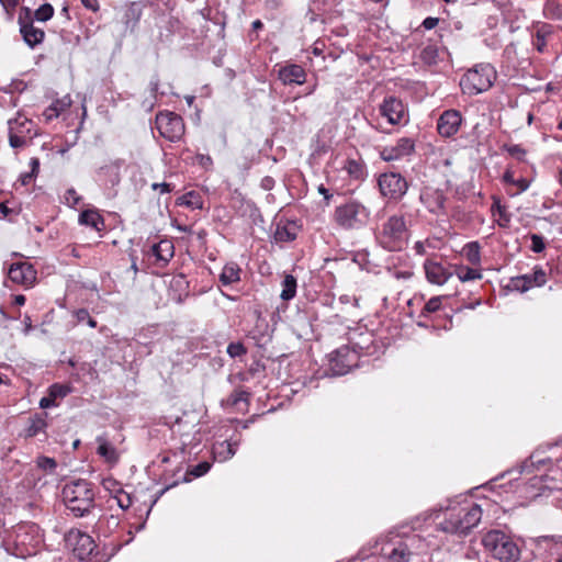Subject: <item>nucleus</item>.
Here are the masks:
<instances>
[{
	"label": "nucleus",
	"instance_id": "nucleus-30",
	"mask_svg": "<svg viewBox=\"0 0 562 562\" xmlns=\"http://www.w3.org/2000/svg\"><path fill=\"white\" fill-rule=\"evenodd\" d=\"M179 204L186 205L191 209H202L203 207V202H202L201 195L194 191H190V192L183 194L179 199Z\"/></svg>",
	"mask_w": 562,
	"mask_h": 562
},
{
	"label": "nucleus",
	"instance_id": "nucleus-39",
	"mask_svg": "<svg viewBox=\"0 0 562 562\" xmlns=\"http://www.w3.org/2000/svg\"><path fill=\"white\" fill-rule=\"evenodd\" d=\"M54 14V9L50 4L45 3L35 11V18L37 21L45 22L49 20Z\"/></svg>",
	"mask_w": 562,
	"mask_h": 562
},
{
	"label": "nucleus",
	"instance_id": "nucleus-27",
	"mask_svg": "<svg viewBox=\"0 0 562 562\" xmlns=\"http://www.w3.org/2000/svg\"><path fill=\"white\" fill-rule=\"evenodd\" d=\"M296 294V279L291 276L286 274L283 282H282V291H281V299L284 301H289L293 299Z\"/></svg>",
	"mask_w": 562,
	"mask_h": 562
},
{
	"label": "nucleus",
	"instance_id": "nucleus-45",
	"mask_svg": "<svg viewBox=\"0 0 562 562\" xmlns=\"http://www.w3.org/2000/svg\"><path fill=\"white\" fill-rule=\"evenodd\" d=\"M441 306V299L439 296L431 297L424 307V311L427 313L437 312Z\"/></svg>",
	"mask_w": 562,
	"mask_h": 562
},
{
	"label": "nucleus",
	"instance_id": "nucleus-59",
	"mask_svg": "<svg viewBox=\"0 0 562 562\" xmlns=\"http://www.w3.org/2000/svg\"><path fill=\"white\" fill-rule=\"evenodd\" d=\"M34 177H35V176H34L33 173H31V172H25V173L21 175V177H20V181H21V183H22L23 186H25V184H29V183L32 181V179H33Z\"/></svg>",
	"mask_w": 562,
	"mask_h": 562
},
{
	"label": "nucleus",
	"instance_id": "nucleus-31",
	"mask_svg": "<svg viewBox=\"0 0 562 562\" xmlns=\"http://www.w3.org/2000/svg\"><path fill=\"white\" fill-rule=\"evenodd\" d=\"M31 123L32 122L27 117L19 114L15 119L8 122L9 131H16L20 134L30 133L29 126Z\"/></svg>",
	"mask_w": 562,
	"mask_h": 562
},
{
	"label": "nucleus",
	"instance_id": "nucleus-42",
	"mask_svg": "<svg viewBox=\"0 0 562 562\" xmlns=\"http://www.w3.org/2000/svg\"><path fill=\"white\" fill-rule=\"evenodd\" d=\"M247 352L245 346L241 342H231L227 346V353L232 358L241 357Z\"/></svg>",
	"mask_w": 562,
	"mask_h": 562
},
{
	"label": "nucleus",
	"instance_id": "nucleus-38",
	"mask_svg": "<svg viewBox=\"0 0 562 562\" xmlns=\"http://www.w3.org/2000/svg\"><path fill=\"white\" fill-rule=\"evenodd\" d=\"M36 465L38 469L45 471L46 473H54L57 468V462L55 459L49 457H38L36 460Z\"/></svg>",
	"mask_w": 562,
	"mask_h": 562
},
{
	"label": "nucleus",
	"instance_id": "nucleus-32",
	"mask_svg": "<svg viewBox=\"0 0 562 562\" xmlns=\"http://www.w3.org/2000/svg\"><path fill=\"white\" fill-rule=\"evenodd\" d=\"M463 255L467 260L472 265H479L481 260L480 256V245L476 241H472L467 244L463 247Z\"/></svg>",
	"mask_w": 562,
	"mask_h": 562
},
{
	"label": "nucleus",
	"instance_id": "nucleus-9",
	"mask_svg": "<svg viewBox=\"0 0 562 562\" xmlns=\"http://www.w3.org/2000/svg\"><path fill=\"white\" fill-rule=\"evenodd\" d=\"M378 184L381 194L392 201H400L408 189L406 179L396 172L382 173Z\"/></svg>",
	"mask_w": 562,
	"mask_h": 562
},
{
	"label": "nucleus",
	"instance_id": "nucleus-10",
	"mask_svg": "<svg viewBox=\"0 0 562 562\" xmlns=\"http://www.w3.org/2000/svg\"><path fill=\"white\" fill-rule=\"evenodd\" d=\"M22 11L25 15L23 16L21 12L19 16L20 33L24 42L30 47H34L43 42L45 33L42 29L35 27L33 21L30 20L31 11L29 8H23Z\"/></svg>",
	"mask_w": 562,
	"mask_h": 562
},
{
	"label": "nucleus",
	"instance_id": "nucleus-35",
	"mask_svg": "<svg viewBox=\"0 0 562 562\" xmlns=\"http://www.w3.org/2000/svg\"><path fill=\"white\" fill-rule=\"evenodd\" d=\"M544 14L552 19H562V2L560 0H547Z\"/></svg>",
	"mask_w": 562,
	"mask_h": 562
},
{
	"label": "nucleus",
	"instance_id": "nucleus-44",
	"mask_svg": "<svg viewBox=\"0 0 562 562\" xmlns=\"http://www.w3.org/2000/svg\"><path fill=\"white\" fill-rule=\"evenodd\" d=\"M512 290H516L519 292H526L529 289L526 285V277H516L510 280V283L508 285Z\"/></svg>",
	"mask_w": 562,
	"mask_h": 562
},
{
	"label": "nucleus",
	"instance_id": "nucleus-43",
	"mask_svg": "<svg viewBox=\"0 0 562 562\" xmlns=\"http://www.w3.org/2000/svg\"><path fill=\"white\" fill-rule=\"evenodd\" d=\"M9 140H10V145L13 148L21 147L25 144L24 135L20 134L16 131H9Z\"/></svg>",
	"mask_w": 562,
	"mask_h": 562
},
{
	"label": "nucleus",
	"instance_id": "nucleus-17",
	"mask_svg": "<svg viewBox=\"0 0 562 562\" xmlns=\"http://www.w3.org/2000/svg\"><path fill=\"white\" fill-rule=\"evenodd\" d=\"M279 79L284 85H302L306 80V72L304 68L296 64H289L282 66L278 72Z\"/></svg>",
	"mask_w": 562,
	"mask_h": 562
},
{
	"label": "nucleus",
	"instance_id": "nucleus-20",
	"mask_svg": "<svg viewBox=\"0 0 562 562\" xmlns=\"http://www.w3.org/2000/svg\"><path fill=\"white\" fill-rule=\"evenodd\" d=\"M71 105V99L69 95H65L61 99L54 101L44 112L43 116L46 122H49L60 115L61 112L66 111Z\"/></svg>",
	"mask_w": 562,
	"mask_h": 562
},
{
	"label": "nucleus",
	"instance_id": "nucleus-5",
	"mask_svg": "<svg viewBox=\"0 0 562 562\" xmlns=\"http://www.w3.org/2000/svg\"><path fill=\"white\" fill-rule=\"evenodd\" d=\"M482 543L501 562H515L519 559L517 544L502 530H490L484 535Z\"/></svg>",
	"mask_w": 562,
	"mask_h": 562
},
{
	"label": "nucleus",
	"instance_id": "nucleus-15",
	"mask_svg": "<svg viewBox=\"0 0 562 562\" xmlns=\"http://www.w3.org/2000/svg\"><path fill=\"white\" fill-rule=\"evenodd\" d=\"M424 269L428 282L437 285L445 284L453 276L449 268L434 259H427L424 263Z\"/></svg>",
	"mask_w": 562,
	"mask_h": 562
},
{
	"label": "nucleus",
	"instance_id": "nucleus-19",
	"mask_svg": "<svg viewBox=\"0 0 562 562\" xmlns=\"http://www.w3.org/2000/svg\"><path fill=\"white\" fill-rule=\"evenodd\" d=\"M239 441L231 442L228 440H224L222 442H217L213 446V454L215 460L220 462H224L233 458L236 453Z\"/></svg>",
	"mask_w": 562,
	"mask_h": 562
},
{
	"label": "nucleus",
	"instance_id": "nucleus-18",
	"mask_svg": "<svg viewBox=\"0 0 562 562\" xmlns=\"http://www.w3.org/2000/svg\"><path fill=\"white\" fill-rule=\"evenodd\" d=\"M423 203L434 214H439L445 210L446 196L439 190L427 191L420 196Z\"/></svg>",
	"mask_w": 562,
	"mask_h": 562
},
{
	"label": "nucleus",
	"instance_id": "nucleus-11",
	"mask_svg": "<svg viewBox=\"0 0 562 562\" xmlns=\"http://www.w3.org/2000/svg\"><path fill=\"white\" fill-rule=\"evenodd\" d=\"M380 113L392 125L407 121V111L403 102L395 97L385 98L380 105Z\"/></svg>",
	"mask_w": 562,
	"mask_h": 562
},
{
	"label": "nucleus",
	"instance_id": "nucleus-6",
	"mask_svg": "<svg viewBox=\"0 0 562 562\" xmlns=\"http://www.w3.org/2000/svg\"><path fill=\"white\" fill-rule=\"evenodd\" d=\"M496 72L491 65H480L470 69L460 81V87L464 93L474 95L488 90Z\"/></svg>",
	"mask_w": 562,
	"mask_h": 562
},
{
	"label": "nucleus",
	"instance_id": "nucleus-40",
	"mask_svg": "<svg viewBox=\"0 0 562 562\" xmlns=\"http://www.w3.org/2000/svg\"><path fill=\"white\" fill-rule=\"evenodd\" d=\"M345 168H346L347 172L356 179L361 178L363 175V169H362L361 164H359L358 161H356L353 159L348 160Z\"/></svg>",
	"mask_w": 562,
	"mask_h": 562
},
{
	"label": "nucleus",
	"instance_id": "nucleus-51",
	"mask_svg": "<svg viewBox=\"0 0 562 562\" xmlns=\"http://www.w3.org/2000/svg\"><path fill=\"white\" fill-rule=\"evenodd\" d=\"M0 2L8 14H11L19 3L18 0H0Z\"/></svg>",
	"mask_w": 562,
	"mask_h": 562
},
{
	"label": "nucleus",
	"instance_id": "nucleus-57",
	"mask_svg": "<svg viewBox=\"0 0 562 562\" xmlns=\"http://www.w3.org/2000/svg\"><path fill=\"white\" fill-rule=\"evenodd\" d=\"M82 4L92 11H98L99 9V2L98 0H81Z\"/></svg>",
	"mask_w": 562,
	"mask_h": 562
},
{
	"label": "nucleus",
	"instance_id": "nucleus-1",
	"mask_svg": "<svg viewBox=\"0 0 562 562\" xmlns=\"http://www.w3.org/2000/svg\"><path fill=\"white\" fill-rule=\"evenodd\" d=\"M481 519V506L474 503H465L461 506L448 508L443 520L438 524V528L445 532L465 536L477 526Z\"/></svg>",
	"mask_w": 562,
	"mask_h": 562
},
{
	"label": "nucleus",
	"instance_id": "nucleus-23",
	"mask_svg": "<svg viewBox=\"0 0 562 562\" xmlns=\"http://www.w3.org/2000/svg\"><path fill=\"white\" fill-rule=\"evenodd\" d=\"M79 223L82 225L91 226L97 231L101 229L104 225V221L101 215L93 210H86L79 215Z\"/></svg>",
	"mask_w": 562,
	"mask_h": 562
},
{
	"label": "nucleus",
	"instance_id": "nucleus-60",
	"mask_svg": "<svg viewBox=\"0 0 562 562\" xmlns=\"http://www.w3.org/2000/svg\"><path fill=\"white\" fill-rule=\"evenodd\" d=\"M57 394H60V395H64L65 392L61 391V386L57 385V384H54L52 387H50V395L52 396H56Z\"/></svg>",
	"mask_w": 562,
	"mask_h": 562
},
{
	"label": "nucleus",
	"instance_id": "nucleus-25",
	"mask_svg": "<svg viewBox=\"0 0 562 562\" xmlns=\"http://www.w3.org/2000/svg\"><path fill=\"white\" fill-rule=\"evenodd\" d=\"M550 34L551 31L548 25L542 24L541 26L537 27L536 33L532 37V45L539 53L544 52V48L547 46V36Z\"/></svg>",
	"mask_w": 562,
	"mask_h": 562
},
{
	"label": "nucleus",
	"instance_id": "nucleus-62",
	"mask_svg": "<svg viewBox=\"0 0 562 562\" xmlns=\"http://www.w3.org/2000/svg\"><path fill=\"white\" fill-rule=\"evenodd\" d=\"M24 325H25L24 334H29L30 330L32 329L31 318L29 316H25Z\"/></svg>",
	"mask_w": 562,
	"mask_h": 562
},
{
	"label": "nucleus",
	"instance_id": "nucleus-3",
	"mask_svg": "<svg viewBox=\"0 0 562 562\" xmlns=\"http://www.w3.org/2000/svg\"><path fill=\"white\" fill-rule=\"evenodd\" d=\"M409 231L403 214L389 216L376 231V240L389 251L402 250L408 241Z\"/></svg>",
	"mask_w": 562,
	"mask_h": 562
},
{
	"label": "nucleus",
	"instance_id": "nucleus-21",
	"mask_svg": "<svg viewBox=\"0 0 562 562\" xmlns=\"http://www.w3.org/2000/svg\"><path fill=\"white\" fill-rule=\"evenodd\" d=\"M151 254L157 260L167 263L173 257V245L169 240H161L153 245Z\"/></svg>",
	"mask_w": 562,
	"mask_h": 562
},
{
	"label": "nucleus",
	"instance_id": "nucleus-34",
	"mask_svg": "<svg viewBox=\"0 0 562 562\" xmlns=\"http://www.w3.org/2000/svg\"><path fill=\"white\" fill-rule=\"evenodd\" d=\"M274 240L277 243H288L295 239L296 234L293 231V227L290 226H278L274 232Z\"/></svg>",
	"mask_w": 562,
	"mask_h": 562
},
{
	"label": "nucleus",
	"instance_id": "nucleus-48",
	"mask_svg": "<svg viewBox=\"0 0 562 562\" xmlns=\"http://www.w3.org/2000/svg\"><path fill=\"white\" fill-rule=\"evenodd\" d=\"M531 276H532L535 285L541 286L546 283V273L543 270H541V269L535 270V272Z\"/></svg>",
	"mask_w": 562,
	"mask_h": 562
},
{
	"label": "nucleus",
	"instance_id": "nucleus-4",
	"mask_svg": "<svg viewBox=\"0 0 562 562\" xmlns=\"http://www.w3.org/2000/svg\"><path fill=\"white\" fill-rule=\"evenodd\" d=\"M333 218L345 231L360 229L368 224L370 210L359 201L350 200L335 209Z\"/></svg>",
	"mask_w": 562,
	"mask_h": 562
},
{
	"label": "nucleus",
	"instance_id": "nucleus-2",
	"mask_svg": "<svg viewBox=\"0 0 562 562\" xmlns=\"http://www.w3.org/2000/svg\"><path fill=\"white\" fill-rule=\"evenodd\" d=\"M63 501L75 516L88 515L95 505L92 484L86 480H76L65 484Z\"/></svg>",
	"mask_w": 562,
	"mask_h": 562
},
{
	"label": "nucleus",
	"instance_id": "nucleus-13",
	"mask_svg": "<svg viewBox=\"0 0 562 562\" xmlns=\"http://www.w3.org/2000/svg\"><path fill=\"white\" fill-rule=\"evenodd\" d=\"M415 142L413 138L403 137L395 145L385 146L380 151V156L384 161L398 160L414 151Z\"/></svg>",
	"mask_w": 562,
	"mask_h": 562
},
{
	"label": "nucleus",
	"instance_id": "nucleus-7",
	"mask_svg": "<svg viewBox=\"0 0 562 562\" xmlns=\"http://www.w3.org/2000/svg\"><path fill=\"white\" fill-rule=\"evenodd\" d=\"M359 355L349 346H342L330 353L327 374L344 375L358 364Z\"/></svg>",
	"mask_w": 562,
	"mask_h": 562
},
{
	"label": "nucleus",
	"instance_id": "nucleus-16",
	"mask_svg": "<svg viewBox=\"0 0 562 562\" xmlns=\"http://www.w3.org/2000/svg\"><path fill=\"white\" fill-rule=\"evenodd\" d=\"M461 114L456 110L445 111L437 123L438 133L443 137L454 135L461 125Z\"/></svg>",
	"mask_w": 562,
	"mask_h": 562
},
{
	"label": "nucleus",
	"instance_id": "nucleus-41",
	"mask_svg": "<svg viewBox=\"0 0 562 562\" xmlns=\"http://www.w3.org/2000/svg\"><path fill=\"white\" fill-rule=\"evenodd\" d=\"M504 148L512 157L520 161L525 160L527 151L520 145H505Z\"/></svg>",
	"mask_w": 562,
	"mask_h": 562
},
{
	"label": "nucleus",
	"instance_id": "nucleus-24",
	"mask_svg": "<svg viewBox=\"0 0 562 562\" xmlns=\"http://www.w3.org/2000/svg\"><path fill=\"white\" fill-rule=\"evenodd\" d=\"M412 552L406 543H398L387 554L386 562H408Z\"/></svg>",
	"mask_w": 562,
	"mask_h": 562
},
{
	"label": "nucleus",
	"instance_id": "nucleus-63",
	"mask_svg": "<svg viewBox=\"0 0 562 562\" xmlns=\"http://www.w3.org/2000/svg\"><path fill=\"white\" fill-rule=\"evenodd\" d=\"M25 303V296L24 295H15L14 296V304L16 305H23Z\"/></svg>",
	"mask_w": 562,
	"mask_h": 562
},
{
	"label": "nucleus",
	"instance_id": "nucleus-53",
	"mask_svg": "<svg viewBox=\"0 0 562 562\" xmlns=\"http://www.w3.org/2000/svg\"><path fill=\"white\" fill-rule=\"evenodd\" d=\"M196 159H198L199 164L204 168H209L213 164L212 158L207 155L200 154L196 156Z\"/></svg>",
	"mask_w": 562,
	"mask_h": 562
},
{
	"label": "nucleus",
	"instance_id": "nucleus-54",
	"mask_svg": "<svg viewBox=\"0 0 562 562\" xmlns=\"http://www.w3.org/2000/svg\"><path fill=\"white\" fill-rule=\"evenodd\" d=\"M89 315H90L89 312L85 308H80V310L76 311V313H75V317L78 323L87 322V318H89Z\"/></svg>",
	"mask_w": 562,
	"mask_h": 562
},
{
	"label": "nucleus",
	"instance_id": "nucleus-37",
	"mask_svg": "<svg viewBox=\"0 0 562 562\" xmlns=\"http://www.w3.org/2000/svg\"><path fill=\"white\" fill-rule=\"evenodd\" d=\"M420 59L427 65H434L438 59V49L434 45L425 46L420 52Z\"/></svg>",
	"mask_w": 562,
	"mask_h": 562
},
{
	"label": "nucleus",
	"instance_id": "nucleus-58",
	"mask_svg": "<svg viewBox=\"0 0 562 562\" xmlns=\"http://www.w3.org/2000/svg\"><path fill=\"white\" fill-rule=\"evenodd\" d=\"M30 166H31V173H33L34 176L38 172V169H40V160L37 158H32L31 161H30Z\"/></svg>",
	"mask_w": 562,
	"mask_h": 562
},
{
	"label": "nucleus",
	"instance_id": "nucleus-36",
	"mask_svg": "<svg viewBox=\"0 0 562 562\" xmlns=\"http://www.w3.org/2000/svg\"><path fill=\"white\" fill-rule=\"evenodd\" d=\"M454 273L461 282L477 280L482 278L480 271L469 267H459L456 269Z\"/></svg>",
	"mask_w": 562,
	"mask_h": 562
},
{
	"label": "nucleus",
	"instance_id": "nucleus-49",
	"mask_svg": "<svg viewBox=\"0 0 562 562\" xmlns=\"http://www.w3.org/2000/svg\"><path fill=\"white\" fill-rule=\"evenodd\" d=\"M66 202L68 205H76L80 198L78 196L77 192L74 189H68L65 195Z\"/></svg>",
	"mask_w": 562,
	"mask_h": 562
},
{
	"label": "nucleus",
	"instance_id": "nucleus-29",
	"mask_svg": "<svg viewBox=\"0 0 562 562\" xmlns=\"http://www.w3.org/2000/svg\"><path fill=\"white\" fill-rule=\"evenodd\" d=\"M548 460L540 456L539 451L533 452L528 460L521 464V472L530 473L532 469H540Z\"/></svg>",
	"mask_w": 562,
	"mask_h": 562
},
{
	"label": "nucleus",
	"instance_id": "nucleus-22",
	"mask_svg": "<svg viewBox=\"0 0 562 562\" xmlns=\"http://www.w3.org/2000/svg\"><path fill=\"white\" fill-rule=\"evenodd\" d=\"M239 274H240V268L236 263H227L222 269V272L220 274V281L223 285H229L232 283H235L239 281Z\"/></svg>",
	"mask_w": 562,
	"mask_h": 562
},
{
	"label": "nucleus",
	"instance_id": "nucleus-56",
	"mask_svg": "<svg viewBox=\"0 0 562 562\" xmlns=\"http://www.w3.org/2000/svg\"><path fill=\"white\" fill-rule=\"evenodd\" d=\"M247 396H248V394L244 391L236 392L232 395V402H233V404H237L240 401H246Z\"/></svg>",
	"mask_w": 562,
	"mask_h": 562
},
{
	"label": "nucleus",
	"instance_id": "nucleus-12",
	"mask_svg": "<svg viewBox=\"0 0 562 562\" xmlns=\"http://www.w3.org/2000/svg\"><path fill=\"white\" fill-rule=\"evenodd\" d=\"M8 277L13 283L29 288L36 281V270L31 263L19 261L10 266Z\"/></svg>",
	"mask_w": 562,
	"mask_h": 562
},
{
	"label": "nucleus",
	"instance_id": "nucleus-50",
	"mask_svg": "<svg viewBox=\"0 0 562 562\" xmlns=\"http://www.w3.org/2000/svg\"><path fill=\"white\" fill-rule=\"evenodd\" d=\"M153 190H159L160 193H169L172 190V187L170 183L161 182V183H153L151 184Z\"/></svg>",
	"mask_w": 562,
	"mask_h": 562
},
{
	"label": "nucleus",
	"instance_id": "nucleus-14",
	"mask_svg": "<svg viewBox=\"0 0 562 562\" xmlns=\"http://www.w3.org/2000/svg\"><path fill=\"white\" fill-rule=\"evenodd\" d=\"M68 541L74 546V553L80 560L87 559L95 549L92 537L80 531H71Z\"/></svg>",
	"mask_w": 562,
	"mask_h": 562
},
{
	"label": "nucleus",
	"instance_id": "nucleus-33",
	"mask_svg": "<svg viewBox=\"0 0 562 562\" xmlns=\"http://www.w3.org/2000/svg\"><path fill=\"white\" fill-rule=\"evenodd\" d=\"M46 426L47 424L43 417L35 416L34 418L31 419L30 425L25 430V435L26 437L30 438L35 437L40 432L44 431Z\"/></svg>",
	"mask_w": 562,
	"mask_h": 562
},
{
	"label": "nucleus",
	"instance_id": "nucleus-8",
	"mask_svg": "<svg viewBox=\"0 0 562 562\" xmlns=\"http://www.w3.org/2000/svg\"><path fill=\"white\" fill-rule=\"evenodd\" d=\"M156 127L159 134L170 142H178L184 134L182 117L172 112L158 113L156 115Z\"/></svg>",
	"mask_w": 562,
	"mask_h": 562
},
{
	"label": "nucleus",
	"instance_id": "nucleus-28",
	"mask_svg": "<svg viewBox=\"0 0 562 562\" xmlns=\"http://www.w3.org/2000/svg\"><path fill=\"white\" fill-rule=\"evenodd\" d=\"M503 180L504 182L513 184L517 188V191L513 193L514 195L519 194L529 188V181L527 179H515L514 172L510 170H506V172L503 176Z\"/></svg>",
	"mask_w": 562,
	"mask_h": 562
},
{
	"label": "nucleus",
	"instance_id": "nucleus-52",
	"mask_svg": "<svg viewBox=\"0 0 562 562\" xmlns=\"http://www.w3.org/2000/svg\"><path fill=\"white\" fill-rule=\"evenodd\" d=\"M438 23H439L438 18L428 16L423 21V26L426 30H432L434 27H436L438 25Z\"/></svg>",
	"mask_w": 562,
	"mask_h": 562
},
{
	"label": "nucleus",
	"instance_id": "nucleus-47",
	"mask_svg": "<svg viewBox=\"0 0 562 562\" xmlns=\"http://www.w3.org/2000/svg\"><path fill=\"white\" fill-rule=\"evenodd\" d=\"M531 249L535 252H541L544 249V241L543 238L539 235H531Z\"/></svg>",
	"mask_w": 562,
	"mask_h": 562
},
{
	"label": "nucleus",
	"instance_id": "nucleus-55",
	"mask_svg": "<svg viewBox=\"0 0 562 562\" xmlns=\"http://www.w3.org/2000/svg\"><path fill=\"white\" fill-rule=\"evenodd\" d=\"M55 396H46V397H43L41 401H40V406L42 408H48L50 406H55L56 403H55V400H54Z\"/></svg>",
	"mask_w": 562,
	"mask_h": 562
},
{
	"label": "nucleus",
	"instance_id": "nucleus-46",
	"mask_svg": "<svg viewBox=\"0 0 562 562\" xmlns=\"http://www.w3.org/2000/svg\"><path fill=\"white\" fill-rule=\"evenodd\" d=\"M210 469L211 464L209 462H201L191 470V474L199 477L206 474Z\"/></svg>",
	"mask_w": 562,
	"mask_h": 562
},
{
	"label": "nucleus",
	"instance_id": "nucleus-26",
	"mask_svg": "<svg viewBox=\"0 0 562 562\" xmlns=\"http://www.w3.org/2000/svg\"><path fill=\"white\" fill-rule=\"evenodd\" d=\"M97 441L99 442L98 453L109 462H116L119 454L115 448L101 437H98Z\"/></svg>",
	"mask_w": 562,
	"mask_h": 562
},
{
	"label": "nucleus",
	"instance_id": "nucleus-64",
	"mask_svg": "<svg viewBox=\"0 0 562 562\" xmlns=\"http://www.w3.org/2000/svg\"><path fill=\"white\" fill-rule=\"evenodd\" d=\"M522 277H526V285L528 289H531L532 286H535L531 274H524Z\"/></svg>",
	"mask_w": 562,
	"mask_h": 562
},
{
	"label": "nucleus",
	"instance_id": "nucleus-61",
	"mask_svg": "<svg viewBox=\"0 0 562 562\" xmlns=\"http://www.w3.org/2000/svg\"><path fill=\"white\" fill-rule=\"evenodd\" d=\"M272 183H273V180L271 178L267 177L262 180L261 186L263 189L269 190V189H271Z\"/></svg>",
	"mask_w": 562,
	"mask_h": 562
}]
</instances>
